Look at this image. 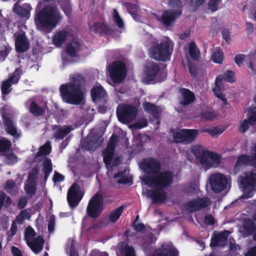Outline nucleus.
<instances>
[{"label":"nucleus","mask_w":256,"mask_h":256,"mask_svg":"<svg viewBox=\"0 0 256 256\" xmlns=\"http://www.w3.org/2000/svg\"><path fill=\"white\" fill-rule=\"evenodd\" d=\"M61 18L57 8L46 6L35 16L34 22L40 30L50 32L56 27Z\"/></svg>","instance_id":"1"},{"label":"nucleus","mask_w":256,"mask_h":256,"mask_svg":"<svg viewBox=\"0 0 256 256\" xmlns=\"http://www.w3.org/2000/svg\"><path fill=\"white\" fill-rule=\"evenodd\" d=\"M83 81L82 76L80 74H76L70 78V82L60 86V92L68 103L73 104L81 103L84 97L81 89Z\"/></svg>","instance_id":"2"},{"label":"nucleus","mask_w":256,"mask_h":256,"mask_svg":"<svg viewBox=\"0 0 256 256\" xmlns=\"http://www.w3.org/2000/svg\"><path fill=\"white\" fill-rule=\"evenodd\" d=\"M174 174L170 170L159 172L156 174L146 176L144 178L146 184L156 188H166L173 183Z\"/></svg>","instance_id":"3"},{"label":"nucleus","mask_w":256,"mask_h":256,"mask_svg":"<svg viewBox=\"0 0 256 256\" xmlns=\"http://www.w3.org/2000/svg\"><path fill=\"white\" fill-rule=\"evenodd\" d=\"M150 57L160 61L164 62L167 60L172 54V50L170 48V43L167 40H164L158 44L155 41L149 50Z\"/></svg>","instance_id":"4"},{"label":"nucleus","mask_w":256,"mask_h":256,"mask_svg":"<svg viewBox=\"0 0 256 256\" xmlns=\"http://www.w3.org/2000/svg\"><path fill=\"white\" fill-rule=\"evenodd\" d=\"M144 82L148 84L164 82L166 78V72L161 70L160 66L154 62L149 63L144 70Z\"/></svg>","instance_id":"5"},{"label":"nucleus","mask_w":256,"mask_h":256,"mask_svg":"<svg viewBox=\"0 0 256 256\" xmlns=\"http://www.w3.org/2000/svg\"><path fill=\"white\" fill-rule=\"evenodd\" d=\"M108 71L110 80L116 84L122 82L127 73L126 64L120 60L114 61L110 64L108 66Z\"/></svg>","instance_id":"6"},{"label":"nucleus","mask_w":256,"mask_h":256,"mask_svg":"<svg viewBox=\"0 0 256 256\" xmlns=\"http://www.w3.org/2000/svg\"><path fill=\"white\" fill-rule=\"evenodd\" d=\"M138 113V108L131 104H122L116 108V116L118 120L124 124L134 120Z\"/></svg>","instance_id":"7"},{"label":"nucleus","mask_w":256,"mask_h":256,"mask_svg":"<svg viewBox=\"0 0 256 256\" xmlns=\"http://www.w3.org/2000/svg\"><path fill=\"white\" fill-rule=\"evenodd\" d=\"M198 134L197 129H180L172 134L173 142L176 144H190Z\"/></svg>","instance_id":"8"},{"label":"nucleus","mask_w":256,"mask_h":256,"mask_svg":"<svg viewBox=\"0 0 256 256\" xmlns=\"http://www.w3.org/2000/svg\"><path fill=\"white\" fill-rule=\"evenodd\" d=\"M103 208V196L98 192L89 200L86 208V214L90 217L96 218L100 216Z\"/></svg>","instance_id":"9"},{"label":"nucleus","mask_w":256,"mask_h":256,"mask_svg":"<svg viewBox=\"0 0 256 256\" xmlns=\"http://www.w3.org/2000/svg\"><path fill=\"white\" fill-rule=\"evenodd\" d=\"M209 182L212 191L219 194L226 188L228 179L224 174L216 173L210 175Z\"/></svg>","instance_id":"10"},{"label":"nucleus","mask_w":256,"mask_h":256,"mask_svg":"<svg viewBox=\"0 0 256 256\" xmlns=\"http://www.w3.org/2000/svg\"><path fill=\"white\" fill-rule=\"evenodd\" d=\"M182 10L168 9L163 11L160 18V22L168 29L172 27L176 20L182 15Z\"/></svg>","instance_id":"11"},{"label":"nucleus","mask_w":256,"mask_h":256,"mask_svg":"<svg viewBox=\"0 0 256 256\" xmlns=\"http://www.w3.org/2000/svg\"><path fill=\"white\" fill-rule=\"evenodd\" d=\"M82 194L80 188L76 183L73 184L69 188L67 193V200L71 208L76 207L81 200Z\"/></svg>","instance_id":"12"},{"label":"nucleus","mask_w":256,"mask_h":256,"mask_svg":"<svg viewBox=\"0 0 256 256\" xmlns=\"http://www.w3.org/2000/svg\"><path fill=\"white\" fill-rule=\"evenodd\" d=\"M256 183V174L253 172H248L244 176L240 178V184L243 188V191L244 192V197L250 198L252 196V192H247V190L254 188Z\"/></svg>","instance_id":"13"},{"label":"nucleus","mask_w":256,"mask_h":256,"mask_svg":"<svg viewBox=\"0 0 256 256\" xmlns=\"http://www.w3.org/2000/svg\"><path fill=\"white\" fill-rule=\"evenodd\" d=\"M252 152L250 156L241 154L238 156L234 166V170H239L242 166H250L256 168V144L253 147Z\"/></svg>","instance_id":"14"},{"label":"nucleus","mask_w":256,"mask_h":256,"mask_svg":"<svg viewBox=\"0 0 256 256\" xmlns=\"http://www.w3.org/2000/svg\"><path fill=\"white\" fill-rule=\"evenodd\" d=\"M141 166L144 172L156 175L160 171L161 164L158 160L150 157L142 160Z\"/></svg>","instance_id":"15"},{"label":"nucleus","mask_w":256,"mask_h":256,"mask_svg":"<svg viewBox=\"0 0 256 256\" xmlns=\"http://www.w3.org/2000/svg\"><path fill=\"white\" fill-rule=\"evenodd\" d=\"M3 124L6 132L14 138H18L21 134L18 132L16 122L10 116L3 114L2 116Z\"/></svg>","instance_id":"16"},{"label":"nucleus","mask_w":256,"mask_h":256,"mask_svg":"<svg viewBox=\"0 0 256 256\" xmlns=\"http://www.w3.org/2000/svg\"><path fill=\"white\" fill-rule=\"evenodd\" d=\"M210 200L208 198H198L188 200L186 202L185 207L190 212H194L208 207L210 204Z\"/></svg>","instance_id":"17"},{"label":"nucleus","mask_w":256,"mask_h":256,"mask_svg":"<svg viewBox=\"0 0 256 256\" xmlns=\"http://www.w3.org/2000/svg\"><path fill=\"white\" fill-rule=\"evenodd\" d=\"M179 93L180 96L178 98L180 104L186 106H188L196 100L194 94L188 88H181L179 89Z\"/></svg>","instance_id":"18"},{"label":"nucleus","mask_w":256,"mask_h":256,"mask_svg":"<svg viewBox=\"0 0 256 256\" xmlns=\"http://www.w3.org/2000/svg\"><path fill=\"white\" fill-rule=\"evenodd\" d=\"M90 28L94 33L99 34L100 36L111 35L114 32V30L104 22H95Z\"/></svg>","instance_id":"19"},{"label":"nucleus","mask_w":256,"mask_h":256,"mask_svg":"<svg viewBox=\"0 0 256 256\" xmlns=\"http://www.w3.org/2000/svg\"><path fill=\"white\" fill-rule=\"evenodd\" d=\"M30 43L24 33L19 34L16 40L15 47L17 52L22 53L29 48Z\"/></svg>","instance_id":"20"},{"label":"nucleus","mask_w":256,"mask_h":256,"mask_svg":"<svg viewBox=\"0 0 256 256\" xmlns=\"http://www.w3.org/2000/svg\"><path fill=\"white\" fill-rule=\"evenodd\" d=\"M44 242L43 238L39 236L26 244L34 253L38 254L42 250Z\"/></svg>","instance_id":"21"},{"label":"nucleus","mask_w":256,"mask_h":256,"mask_svg":"<svg viewBox=\"0 0 256 256\" xmlns=\"http://www.w3.org/2000/svg\"><path fill=\"white\" fill-rule=\"evenodd\" d=\"M160 189L157 188L150 190L148 194L152 199L153 203H161L166 199V193L164 190Z\"/></svg>","instance_id":"22"},{"label":"nucleus","mask_w":256,"mask_h":256,"mask_svg":"<svg viewBox=\"0 0 256 256\" xmlns=\"http://www.w3.org/2000/svg\"><path fill=\"white\" fill-rule=\"evenodd\" d=\"M90 94L92 101L95 102L107 96L106 91L101 86L93 87L91 90Z\"/></svg>","instance_id":"23"},{"label":"nucleus","mask_w":256,"mask_h":256,"mask_svg":"<svg viewBox=\"0 0 256 256\" xmlns=\"http://www.w3.org/2000/svg\"><path fill=\"white\" fill-rule=\"evenodd\" d=\"M234 72L230 70L226 71L223 75L218 76L216 79V87L219 86V84H221L223 80L229 82H235L234 80Z\"/></svg>","instance_id":"24"},{"label":"nucleus","mask_w":256,"mask_h":256,"mask_svg":"<svg viewBox=\"0 0 256 256\" xmlns=\"http://www.w3.org/2000/svg\"><path fill=\"white\" fill-rule=\"evenodd\" d=\"M32 8L29 4H24L22 6H17L14 8V12L20 18H28Z\"/></svg>","instance_id":"25"},{"label":"nucleus","mask_w":256,"mask_h":256,"mask_svg":"<svg viewBox=\"0 0 256 256\" xmlns=\"http://www.w3.org/2000/svg\"><path fill=\"white\" fill-rule=\"evenodd\" d=\"M68 36V32L64 30H60L56 32L52 37V42L54 46L57 47L60 46L66 40Z\"/></svg>","instance_id":"26"},{"label":"nucleus","mask_w":256,"mask_h":256,"mask_svg":"<svg viewBox=\"0 0 256 256\" xmlns=\"http://www.w3.org/2000/svg\"><path fill=\"white\" fill-rule=\"evenodd\" d=\"M46 108H48L46 104L43 107H40L36 102L32 101L30 104V112L34 116H42L45 114Z\"/></svg>","instance_id":"27"},{"label":"nucleus","mask_w":256,"mask_h":256,"mask_svg":"<svg viewBox=\"0 0 256 256\" xmlns=\"http://www.w3.org/2000/svg\"><path fill=\"white\" fill-rule=\"evenodd\" d=\"M80 44L78 41H72L66 46V53L72 58H75L80 50Z\"/></svg>","instance_id":"28"},{"label":"nucleus","mask_w":256,"mask_h":256,"mask_svg":"<svg viewBox=\"0 0 256 256\" xmlns=\"http://www.w3.org/2000/svg\"><path fill=\"white\" fill-rule=\"evenodd\" d=\"M56 126L58 128V130L54 132V137L57 140H62L72 130V126H64L62 128H60L59 126Z\"/></svg>","instance_id":"29"},{"label":"nucleus","mask_w":256,"mask_h":256,"mask_svg":"<svg viewBox=\"0 0 256 256\" xmlns=\"http://www.w3.org/2000/svg\"><path fill=\"white\" fill-rule=\"evenodd\" d=\"M142 106L146 112L150 114L154 118H158V107L154 104L145 102L142 104Z\"/></svg>","instance_id":"30"},{"label":"nucleus","mask_w":256,"mask_h":256,"mask_svg":"<svg viewBox=\"0 0 256 256\" xmlns=\"http://www.w3.org/2000/svg\"><path fill=\"white\" fill-rule=\"evenodd\" d=\"M227 238V237L224 233L214 234L211 238L210 246L216 247L220 244L224 242Z\"/></svg>","instance_id":"31"},{"label":"nucleus","mask_w":256,"mask_h":256,"mask_svg":"<svg viewBox=\"0 0 256 256\" xmlns=\"http://www.w3.org/2000/svg\"><path fill=\"white\" fill-rule=\"evenodd\" d=\"M256 230V224L250 219L246 220L244 224L243 233L246 236L251 235Z\"/></svg>","instance_id":"32"},{"label":"nucleus","mask_w":256,"mask_h":256,"mask_svg":"<svg viewBox=\"0 0 256 256\" xmlns=\"http://www.w3.org/2000/svg\"><path fill=\"white\" fill-rule=\"evenodd\" d=\"M212 60L216 64H222L224 60V53L220 48L216 47L214 49L212 53Z\"/></svg>","instance_id":"33"},{"label":"nucleus","mask_w":256,"mask_h":256,"mask_svg":"<svg viewBox=\"0 0 256 256\" xmlns=\"http://www.w3.org/2000/svg\"><path fill=\"white\" fill-rule=\"evenodd\" d=\"M124 209V206H120L115 210L110 212L109 214V220L112 222H116L121 216Z\"/></svg>","instance_id":"34"},{"label":"nucleus","mask_w":256,"mask_h":256,"mask_svg":"<svg viewBox=\"0 0 256 256\" xmlns=\"http://www.w3.org/2000/svg\"><path fill=\"white\" fill-rule=\"evenodd\" d=\"M188 52L192 60L196 61L198 60L200 56V52L194 41H192L190 43Z\"/></svg>","instance_id":"35"},{"label":"nucleus","mask_w":256,"mask_h":256,"mask_svg":"<svg viewBox=\"0 0 256 256\" xmlns=\"http://www.w3.org/2000/svg\"><path fill=\"white\" fill-rule=\"evenodd\" d=\"M52 170V165L51 159L46 158L43 162V172H44V180L46 181L50 174Z\"/></svg>","instance_id":"36"},{"label":"nucleus","mask_w":256,"mask_h":256,"mask_svg":"<svg viewBox=\"0 0 256 256\" xmlns=\"http://www.w3.org/2000/svg\"><path fill=\"white\" fill-rule=\"evenodd\" d=\"M178 250L174 247L164 248L156 253V256H178Z\"/></svg>","instance_id":"37"},{"label":"nucleus","mask_w":256,"mask_h":256,"mask_svg":"<svg viewBox=\"0 0 256 256\" xmlns=\"http://www.w3.org/2000/svg\"><path fill=\"white\" fill-rule=\"evenodd\" d=\"M12 78H8L2 82L1 85V90L3 100L4 96L8 95L12 90L11 86L12 84H15L10 80Z\"/></svg>","instance_id":"38"},{"label":"nucleus","mask_w":256,"mask_h":256,"mask_svg":"<svg viewBox=\"0 0 256 256\" xmlns=\"http://www.w3.org/2000/svg\"><path fill=\"white\" fill-rule=\"evenodd\" d=\"M52 150V147L49 142H46L44 144L41 146L36 154L37 157H40L42 156L49 154Z\"/></svg>","instance_id":"39"},{"label":"nucleus","mask_w":256,"mask_h":256,"mask_svg":"<svg viewBox=\"0 0 256 256\" xmlns=\"http://www.w3.org/2000/svg\"><path fill=\"white\" fill-rule=\"evenodd\" d=\"M12 146L11 142L6 138H0V152H6L8 151Z\"/></svg>","instance_id":"40"},{"label":"nucleus","mask_w":256,"mask_h":256,"mask_svg":"<svg viewBox=\"0 0 256 256\" xmlns=\"http://www.w3.org/2000/svg\"><path fill=\"white\" fill-rule=\"evenodd\" d=\"M156 238L153 234L150 233L146 234L144 238V243L142 244V246L145 250L149 248V246L156 242Z\"/></svg>","instance_id":"41"},{"label":"nucleus","mask_w":256,"mask_h":256,"mask_svg":"<svg viewBox=\"0 0 256 256\" xmlns=\"http://www.w3.org/2000/svg\"><path fill=\"white\" fill-rule=\"evenodd\" d=\"M113 19L116 24L120 29L124 28V24L123 20L120 18L116 10H113Z\"/></svg>","instance_id":"42"},{"label":"nucleus","mask_w":256,"mask_h":256,"mask_svg":"<svg viewBox=\"0 0 256 256\" xmlns=\"http://www.w3.org/2000/svg\"><path fill=\"white\" fill-rule=\"evenodd\" d=\"M206 150L200 144H194L191 146L190 152L198 158Z\"/></svg>","instance_id":"43"},{"label":"nucleus","mask_w":256,"mask_h":256,"mask_svg":"<svg viewBox=\"0 0 256 256\" xmlns=\"http://www.w3.org/2000/svg\"><path fill=\"white\" fill-rule=\"evenodd\" d=\"M4 156L5 162L8 165H13L18 162V156L12 152L6 154Z\"/></svg>","instance_id":"44"},{"label":"nucleus","mask_w":256,"mask_h":256,"mask_svg":"<svg viewBox=\"0 0 256 256\" xmlns=\"http://www.w3.org/2000/svg\"><path fill=\"white\" fill-rule=\"evenodd\" d=\"M22 74V69L21 66H20L15 70L12 75L10 76L8 78H12L10 80L14 84H16L20 80Z\"/></svg>","instance_id":"45"},{"label":"nucleus","mask_w":256,"mask_h":256,"mask_svg":"<svg viewBox=\"0 0 256 256\" xmlns=\"http://www.w3.org/2000/svg\"><path fill=\"white\" fill-rule=\"evenodd\" d=\"M38 176V169L37 168L34 167L28 174V182L36 184Z\"/></svg>","instance_id":"46"},{"label":"nucleus","mask_w":256,"mask_h":256,"mask_svg":"<svg viewBox=\"0 0 256 256\" xmlns=\"http://www.w3.org/2000/svg\"><path fill=\"white\" fill-rule=\"evenodd\" d=\"M124 6L126 8L128 12L134 18L137 16V7L134 4L126 2L124 3Z\"/></svg>","instance_id":"47"},{"label":"nucleus","mask_w":256,"mask_h":256,"mask_svg":"<svg viewBox=\"0 0 256 256\" xmlns=\"http://www.w3.org/2000/svg\"><path fill=\"white\" fill-rule=\"evenodd\" d=\"M208 152L209 151L206 150L198 158L202 165L208 166L210 164L209 156L208 154Z\"/></svg>","instance_id":"48"},{"label":"nucleus","mask_w":256,"mask_h":256,"mask_svg":"<svg viewBox=\"0 0 256 256\" xmlns=\"http://www.w3.org/2000/svg\"><path fill=\"white\" fill-rule=\"evenodd\" d=\"M34 236L35 232L34 229L30 226L28 227L26 230L24 234V238L26 243L34 239Z\"/></svg>","instance_id":"49"},{"label":"nucleus","mask_w":256,"mask_h":256,"mask_svg":"<svg viewBox=\"0 0 256 256\" xmlns=\"http://www.w3.org/2000/svg\"><path fill=\"white\" fill-rule=\"evenodd\" d=\"M25 190L28 194L34 195L36 191V184L28 182L25 186Z\"/></svg>","instance_id":"50"},{"label":"nucleus","mask_w":256,"mask_h":256,"mask_svg":"<svg viewBox=\"0 0 256 256\" xmlns=\"http://www.w3.org/2000/svg\"><path fill=\"white\" fill-rule=\"evenodd\" d=\"M188 67L191 76L192 78H196L198 72L196 64L189 62L188 64Z\"/></svg>","instance_id":"51"},{"label":"nucleus","mask_w":256,"mask_h":256,"mask_svg":"<svg viewBox=\"0 0 256 256\" xmlns=\"http://www.w3.org/2000/svg\"><path fill=\"white\" fill-rule=\"evenodd\" d=\"M222 0H209L208 8L212 12H216Z\"/></svg>","instance_id":"52"},{"label":"nucleus","mask_w":256,"mask_h":256,"mask_svg":"<svg viewBox=\"0 0 256 256\" xmlns=\"http://www.w3.org/2000/svg\"><path fill=\"white\" fill-rule=\"evenodd\" d=\"M114 153L104 150L103 152L104 162L106 165L110 164L114 158Z\"/></svg>","instance_id":"53"},{"label":"nucleus","mask_w":256,"mask_h":256,"mask_svg":"<svg viewBox=\"0 0 256 256\" xmlns=\"http://www.w3.org/2000/svg\"><path fill=\"white\" fill-rule=\"evenodd\" d=\"M220 84H219L218 87L216 86V88L214 89V92L216 97L222 100L224 104H228L227 100L225 96L220 91Z\"/></svg>","instance_id":"54"},{"label":"nucleus","mask_w":256,"mask_h":256,"mask_svg":"<svg viewBox=\"0 0 256 256\" xmlns=\"http://www.w3.org/2000/svg\"><path fill=\"white\" fill-rule=\"evenodd\" d=\"M120 251L126 250V256H135V252L133 248L128 247L126 244L120 246Z\"/></svg>","instance_id":"55"},{"label":"nucleus","mask_w":256,"mask_h":256,"mask_svg":"<svg viewBox=\"0 0 256 256\" xmlns=\"http://www.w3.org/2000/svg\"><path fill=\"white\" fill-rule=\"evenodd\" d=\"M168 4L172 8L182 10V2L181 0H170Z\"/></svg>","instance_id":"56"},{"label":"nucleus","mask_w":256,"mask_h":256,"mask_svg":"<svg viewBox=\"0 0 256 256\" xmlns=\"http://www.w3.org/2000/svg\"><path fill=\"white\" fill-rule=\"evenodd\" d=\"M200 116L206 120H212L216 117V115L212 112L206 111L201 112Z\"/></svg>","instance_id":"57"},{"label":"nucleus","mask_w":256,"mask_h":256,"mask_svg":"<svg viewBox=\"0 0 256 256\" xmlns=\"http://www.w3.org/2000/svg\"><path fill=\"white\" fill-rule=\"evenodd\" d=\"M94 144V143L91 140L86 138L85 140H84L82 146L85 149L90 150H93V146Z\"/></svg>","instance_id":"58"},{"label":"nucleus","mask_w":256,"mask_h":256,"mask_svg":"<svg viewBox=\"0 0 256 256\" xmlns=\"http://www.w3.org/2000/svg\"><path fill=\"white\" fill-rule=\"evenodd\" d=\"M246 58V56L244 54H238L234 57V62L236 64L240 66L243 63Z\"/></svg>","instance_id":"59"},{"label":"nucleus","mask_w":256,"mask_h":256,"mask_svg":"<svg viewBox=\"0 0 256 256\" xmlns=\"http://www.w3.org/2000/svg\"><path fill=\"white\" fill-rule=\"evenodd\" d=\"M117 182L119 184H128L132 182V179L130 177L124 176L122 178H120L117 180Z\"/></svg>","instance_id":"60"},{"label":"nucleus","mask_w":256,"mask_h":256,"mask_svg":"<svg viewBox=\"0 0 256 256\" xmlns=\"http://www.w3.org/2000/svg\"><path fill=\"white\" fill-rule=\"evenodd\" d=\"M55 226V217L54 215L50 216V220L48 225V230L50 232H52L54 231Z\"/></svg>","instance_id":"61"},{"label":"nucleus","mask_w":256,"mask_h":256,"mask_svg":"<svg viewBox=\"0 0 256 256\" xmlns=\"http://www.w3.org/2000/svg\"><path fill=\"white\" fill-rule=\"evenodd\" d=\"M250 125L248 120H244L240 124V130L244 133L249 128V126Z\"/></svg>","instance_id":"62"},{"label":"nucleus","mask_w":256,"mask_h":256,"mask_svg":"<svg viewBox=\"0 0 256 256\" xmlns=\"http://www.w3.org/2000/svg\"><path fill=\"white\" fill-rule=\"evenodd\" d=\"M204 222L206 225H212L215 222V220L212 214H208L205 216Z\"/></svg>","instance_id":"63"},{"label":"nucleus","mask_w":256,"mask_h":256,"mask_svg":"<svg viewBox=\"0 0 256 256\" xmlns=\"http://www.w3.org/2000/svg\"><path fill=\"white\" fill-rule=\"evenodd\" d=\"M247 120H248L250 125H254L256 123V112L252 111L251 112Z\"/></svg>","instance_id":"64"}]
</instances>
